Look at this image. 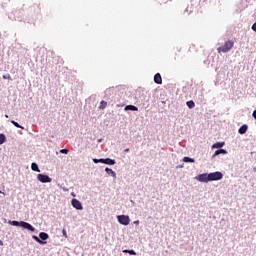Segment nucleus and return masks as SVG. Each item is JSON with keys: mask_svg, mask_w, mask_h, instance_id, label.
<instances>
[{"mask_svg": "<svg viewBox=\"0 0 256 256\" xmlns=\"http://www.w3.org/2000/svg\"><path fill=\"white\" fill-rule=\"evenodd\" d=\"M223 179V173L221 172H212L204 173L197 176V181L200 183H209L210 181H221Z\"/></svg>", "mask_w": 256, "mask_h": 256, "instance_id": "f257e3e1", "label": "nucleus"}, {"mask_svg": "<svg viewBox=\"0 0 256 256\" xmlns=\"http://www.w3.org/2000/svg\"><path fill=\"white\" fill-rule=\"evenodd\" d=\"M233 45H235V42L231 40L226 41L224 45L218 48V53H229L233 49Z\"/></svg>", "mask_w": 256, "mask_h": 256, "instance_id": "f03ea898", "label": "nucleus"}, {"mask_svg": "<svg viewBox=\"0 0 256 256\" xmlns=\"http://www.w3.org/2000/svg\"><path fill=\"white\" fill-rule=\"evenodd\" d=\"M117 220H118V223H120V225L127 226L129 225V223H131V219L127 215H119L117 216Z\"/></svg>", "mask_w": 256, "mask_h": 256, "instance_id": "7ed1b4c3", "label": "nucleus"}, {"mask_svg": "<svg viewBox=\"0 0 256 256\" xmlns=\"http://www.w3.org/2000/svg\"><path fill=\"white\" fill-rule=\"evenodd\" d=\"M37 179L40 181V183H51L53 179L51 177L45 175V174H38Z\"/></svg>", "mask_w": 256, "mask_h": 256, "instance_id": "20e7f679", "label": "nucleus"}, {"mask_svg": "<svg viewBox=\"0 0 256 256\" xmlns=\"http://www.w3.org/2000/svg\"><path fill=\"white\" fill-rule=\"evenodd\" d=\"M71 205L72 207H74V209H77V211H83V205L81 204V202L77 199H72L71 201Z\"/></svg>", "mask_w": 256, "mask_h": 256, "instance_id": "39448f33", "label": "nucleus"}, {"mask_svg": "<svg viewBox=\"0 0 256 256\" xmlns=\"http://www.w3.org/2000/svg\"><path fill=\"white\" fill-rule=\"evenodd\" d=\"M21 227H23V229H28V231H35V227H33L31 224L21 221Z\"/></svg>", "mask_w": 256, "mask_h": 256, "instance_id": "423d86ee", "label": "nucleus"}, {"mask_svg": "<svg viewBox=\"0 0 256 256\" xmlns=\"http://www.w3.org/2000/svg\"><path fill=\"white\" fill-rule=\"evenodd\" d=\"M154 83L157 85H161L163 83V78L161 77L160 73L154 75Z\"/></svg>", "mask_w": 256, "mask_h": 256, "instance_id": "0eeeda50", "label": "nucleus"}, {"mask_svg": "<svg viewBox=\"0 0 256 256\" xmlns=\"http://www.w3.org/2000/svg\"><path fill=\"white\" fill-rule=\"evenodd\" d=\"M247 129H249V127L247 126V124H244L239 128L238 133L240 135H245L247 133Z\"/></svg>", "mask_w": 256, "mask_h": 256, "instance_id": "6e6552de", "label": "nucleus"}, {"mask_svg": "<svg viewBox=\"0 0 256 256\" xmlns=\"http://www.w3.org/2000/svg\"><path fill=\"white\" fill-rule=\"evenodd\" d=\"M227 155V150L225 149H218L215 151L214 155L212 156L213 158L217 157V155Z\"/></svg>", "mask_w": 256, "mask_h": 256, "instance_id": "1a4fd4ad", "label": "nucleus"}, {"mask_svg": "<svg viewBox=\"0 0 256 256\" xmlns=\"http://www.w3.org/2000/svg\"><path fill=\"white\" fill-rule=\"evenodd\" d=\"M125 111H139V109L134 105H127L124 108Z\"/></svg>", "mask_w": 256, "mask_h": 256, "instance_id": "9d476101", "label": "nucleus"}, {"mask_svg": "<svg viewBox=\"0 0 256 256\" xmlns=\"http://www.w3.org/2000/svg\"><path fill=\"white\" fill-rule=\"evenodd\" d=\"M225 142H216L212 145V149H221V147H224Z\"/></svg>", "mask_w": 256, "mask_h": 256, "instance_id": "9b49d317", "label": "nucleus"}, {"mask_svg": "<svg viewBox=\"0 0 256 256\" xmlns=\"http://www.w3.org/2000/svg\"><path fill=\"white\" fill-rule=\"evenodd\" d=\"M115 160L111 159V158H106L104 159V165H115Z\"/></svg>", "mask_w": 256, "mask_h": 256, "instance_id": "f8f14e48", "label": "nucleus"}, {"mask_svg": "<svg viewBox=\"0 0 256 256\" xmlns=\"http://www.w3.org/2000/svg\"><path fill=\"white\" fill-rule=\"evenodd\" d=\"M31 169H32V171H36L37 173H41V170L39 169V166L35 162H33L31 164Z\"/></svg>", "mask_w": 256, "mask_h": 256, "instance_id": "ddd939ff", "label": "nucleus"}, {"mask_svg": "<svg viewBox=\"0 0 256 256\" xmlns=\"http://www.w3.org/2000/svg\"><path fill=\"white\" fill-rule=\"evenodd\" d=\"M105 171L108 175H111L114 178L117 177V174L115 173V171H113V169L105 168Z\"/></svg>", "mask_w": 256, "mask_h": 256, "instance_id": "4468645a", "label": "nucleus"}, {"mask_svg": "<svg viewBox=\"0 0 256 256\" xmlns=\"http://www.w3.org/2000/svg\"><path fill=\"white\" fill-rule=\"evenodd\" d=\"M40 239H42V241H47V239H49V234L45 233V232H41L39 234Z\"/></svg>", "mask_w": 256, "mask_h": 256, "instance_id": "2eb2a0df", "label": "nucleus"}, {"mask_svg": "<svg viewBox=\"0 0 256 256\" xmlns=\"http://www.w3.org/2000/svg\"><path fill=\"white\" fill-rule=\"evenodd\" d=\"M32 239H34V241H36V242L39 243L40 245H45V244H47V242L41 240L39 237H37V236H35V235L32 236Z\"/></svg>", "mask_w": 256, "mask_h": 256, "instance_id": "dca6fc26", "label": "nucleus"}, {"mask_svg": "<svg viewBox=\"0 0 256 256\" xmlns=\"http://www.w3.org/2000/svg\"><path fill=\"white\" fill-rule=\"evenodd\" d=\"M183 161L184 163H195V159L189 157H184Z\"/></svg>", "mask_w": 256, "mask_h": 256, "instance_id": "f3484780", "label": "nucleus"}, {"mask_svg": "<svg viewBox=\"0 0 256 256\" xmlns=\"http://www.w3.org/2000/svg\"><path fill=\"white\" fill-rule=\"evenodd\" d=\"M186 105L189 109H193V107H195V102H193V100H190L186 102Z\"/></svg>", "mask_w": 256, "mask_h": 256, "instance_id": "a211bd4d", "label": "nucleus"}, {"mask_svg": "<svg viewBox=\"0 0 256 256\" xmlns=\"http://www.w3.org/2000/svg\"><path fill=\"white\" fill-rule=\"evenodd\" d=\"M12 125H14V127H17L18 129H25L23 126L19 125V123H17L15 120H11Z\"/></svg>", "mask_w": 256, "mask_h": 256, "instance_id": "6ab92c4d", "label": "nucleus"}, {"mask_svg": "<svg viewBox=\"0 0 256 256\" xmlns=\"http://www.w3.org/2000/svg\"><path fill=\"white\" fill-rule=\"evenodd\" d=\"M7 141V137H5V134H0V145H3Z\"/></svg>", "mask_w": 256, "mask_h": 256, "instance_id": "aec40b11", "label": "nucleus"}, {"mask_svg": "<svg viewBox=\"0 0 256 256\" xmlns=\"http://www.w3.org/2000/svg\"><path fill=\"white\" fill-rule=\"evenodd\" d=\"M105 107H107V102L104 101V100H102V101L100 102L99 109H105Z\"/></svg>", "mask_w": 256, "mask_h": 256, "instance_id": "412c9836", "label": "nucleus"}, {"mask_svg": "<svg viewBox=\"0 0 256 256\" xmlns=\"http://www.w3.org/2000/svg\"><path fill=\"white\" fill-rule=\"evenodd\" d=\"M10 224L11 225H13L14 227H21V222H19V221H12V222H10Z\"/></svg>", "mask_w": 256, "mask_h": 256, "instance_id": "4be33fe9", "label": "nucleus"}, {"mask_svg": "<svg viewBox=\"0 0 256 256\" xmlns=\"http://www.w3.org/2000/svg\"><path fill=\"white\" fill-rule=\"evenodd\" d=\"M123 253H129V255H137V253L135 252V250H123Z\"/></svg>", "mask_w": 256, "mask_h": 256, "instance_id": "5701e85b", "label": "nucleus"}, {"mask_svg": "<svg viewBox=\"0 0 256 256\" xmlns=\"http://www.w3.org/2000/svg\"><path fill=\"white\" fill-rule=\"evenodd\" d=\"M60 153H63L64 155H67L69 153L68 149H62L60 150Z\"/></svg>", "mask_w": 256, "mask_h": 256, "instance_id": "b1692460", "label": "nucleus"}, {"mask_svg": "<svg viewBox=\"0 0 256 256\" xmlns=\"http://www.w3.org/2000/svg\"><path fill=\"white\" fill-rule=\"evenodd\" d=\"M3 79H11V75L8 74V75H3Z\"/></svg>", "mask_w": 256, "mask_h": 256, "instance_id": "393cba45", "label": "nucleus"}, {"mask_svg": "<svg viewBox=\"0 0 256 256\" xmlns=\"http://www.w3.org/2000/svg\"><path fill=\"white\" fill-rule=\"evenodd\" d=\"M252 30L256 32V22L252 25Z\"/></svg>", "mask_w": 256, "mask_h": 256, "instance_id": "a878e982", "label": "nucleus"}, {"mask_svg": "<svg viewBox=\"0 0 256 256\" xmlns=\"http://www.w3.org/2000/svg\"><path fill=\"white\" fill-rule=\"evenodd\" d=\"M252 116L256 119V110L253 111Z\"/></svg>", "mask_w": 256, "mask_h": 256, "instance_id": "bb28decb", "label": "nucleus"}, {"mask_svg": "<svg viewBox=\"0 0 256 256\" xmlns=\"http://www.w3.org/2000/svg\"><path fill=\"white\" fill-rule=\"evenodd\" d=\"M93 162H94V163H99V159L94 158V159H93Z\"/></svg>", "mask_w": 256, "mask_h": 256, "instance_id": "cd10ccee", "label": "nucleus"}, {"mask_svg": "<svg viewBox=\"0 0 256 256\" xmlns=\"http://www.w3.org/2000/svg\"><path fill=\"white\" fill-rule=\"evenodd\" d=\"M99 163H105V159H99Z\"/></svg>", "mask_w": 256, "mask_h": 256, "instance_id": "c85d7f7f", "label": "nucleus"}, {"mask_svg": "<svg viewBox=\"0 0 256 256\" xmlns=\"http://www.w3.org/2000/svg\"><path fill=\"white\" fill-rule=\"evenodd\" d=\"M124 153H129V148H126V149L124 150Z\"/></svg>", "mask_w": 256, "mask_h": 256, "instance_id": "c756f323", "label": "nucleus"}, {"mask_svg": "<svg viewBox=\"0 0 256 256\" xmlns=\"http://www.w3.org/2000/svg\"><path fill=\"white\" fill-rule=\"evenodd\" d=\"M0 245L3 246V241L0 240Z\"/></svg>", "mask_w": 256, "mask_h": 256, "instance_id": "7c9ffc66", "label": "nucleus"}, {"mask_svg": "<svg viewBox=\"0 0 256 256\" xmlns=\"http://www.w3.org/2000/svg\"><path fill=\"white\" fill-rule=\"evenodd\" d=\"M5 117H6V118H9V115L6 114Z\"/></svg>", "mask_w": 256, "mask_h": 256, "instance_id": "2f4dec72", "label": "nucleus"}, {"mask_svg": "<svg viewBox=\"0 0 256 256\" xmlns=\"http://www.w3.org/2000/svg\"><path fill=\"white\" fill-rule=\"evenodd\" d=\"M135 223L137 224V223H139V221H136Z\"/></svg>", "mask_w": 256, "mask_h": 256, "instance_id": "473e14b6", "label": "nucleus"}]
</instances>
